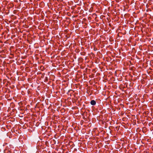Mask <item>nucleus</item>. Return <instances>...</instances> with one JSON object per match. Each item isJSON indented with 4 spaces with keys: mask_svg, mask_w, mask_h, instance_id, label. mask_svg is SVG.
<instances>
[{
    "mask_svg": "<svg viewBox=\"0 0 153 153\" xmlns=\"http://www.w3.org/2000/svg\"><path fill=\"white\" fill-rule=\"evenodd\" d=\"M96 104L95 101L94 100H92L91 101V104L92 105H95Z\"/></svg>",
    "mask_w": 153,
    "mask_h": 153,
    "instance_id": "1",
    "label": "nucleus"
}]
</instances>
